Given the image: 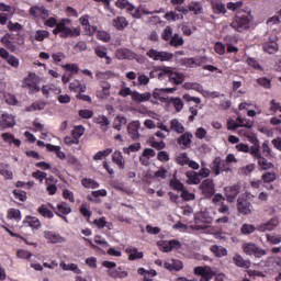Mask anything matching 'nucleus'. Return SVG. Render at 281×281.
Instances as JSON below:
<instances>
[{"label":"nucleus","mask_w":281,"mask_h":281,"mask_svg":"<svg viewBox=\"0 0 281 281\" xmlns=\"http://www.w3.org/2000/svg\"><path fill=\"white\" fill-rule=\"evenodd\" d=\"M67 23H71L68 19H63L60 22L56 18H48L45 20L44 25L46 27H55L53 34L56 36L59 34L60 38H76L80 36V26L71 29L67 26Z\"/></svg>","instance_id":"obj_1"},{"label":"nucleus","mask_w":281,"mask_h":281,"mask_svg":"<svg viewBox=\"0 0 281 281\" xmlns=\"http://www.w3.org/2000/svg\"><path fill=\"white\" fill-rule=\"evenodd\" d=\"M254 196L251 194L241 195L237 199V210L243 216H249L254 212V205L249 201V198Z\"/></svg>","instance_id":"obj_2"},{"label":"nucleus","mask_w":281,"mask_h":281,"mask_svg":"<svg viewBox=\"0 0 281 281\" xmlns=\"http://www.w3.org/2000/svg\"><path fill=\"white\" fill-rule=\"evenodd\" d=\"M241 249L246 256H254L255 258L267 256V250L260 248L256 243H244Z\"/></svg>","instance_id":"obj_3"},{"label":"nucleus","mask_w":281,"mask_h":281,"mask_svg":"<svg viewBox=\"0 0 281 281\" xmlns=\"http://www.w3.org/2000/svg\"><path fill=\"white\" fill-rule=\"evenodd\" d=\"M146 56L151 60H159L160 63H170V60L175 58V54L164 50H157L155 48L149 49L146 53Z\"/></svg>","instance_id":"obj_4"},{"label":"nucleus","mask_w":281,"mask_h":281,"mask_svg":"<svg viewBox=\"0 0 281 281\" xmlns=\"http://www.w3.org/2000/svg\"><path fill=\"white\" fill-rule=\"evenodd\" d=\"M214 177H218L221 172H232V167L221 157H216L210 166Z\"/></svg>","instance_id":"obj_5"},{"label":"nucleus","mask_w":281,"mask_h":281,"mask_svg":"<svg viewBox=\"0 0 281 281\" xmlns=\"http://www.w3.org/2000/svg\"><path fill=\"white\" fill-rule=\"evenodd\" d=\"M193 273L201 277L200 281H210L216 276V272L210 266H198L193 269Z\"/></svg>","instance_id":"obj_6"},{"label":"nucleus","mask_w":281,"mask_h":281,"mask_svg":"<svg viewBox=\"0 0 281 281\" xmlns=\"http://www.w3.org/2000/svg\"><path fill=\"white\" fill-rule=\"evenodd\" d=\"M199 190H201L203 196L205 199H212L214 196V193L216 192V187L214 184L213 179H205L201 182L199 186Z\"/></svg>","instance_id":"obj_7"},{"label":"nucleus","mask_w":281,"mask_h":281,"mask_svg":"<svg viewBox=\"0 0 281 281\" xmlns=\"http://www.w3.org/2000/svg\"><path fill=\"white\" fill-rule=\"evenodd\" d=\"M231 27L237 32H245V30H249V18L236 16L231 23Z\"/></svg>","instance_id":"obj_8"},{"label":"nucleus","mask_w":281,"mask_h":281,"mask_svg":"<svg viewBox=\"0 0 281 281\" xmlns=\"http://www.w3.org/2000/svg\"><path fill=\"white\" fill-rule=\"evenodd\" d=\"M232 260L233 265H235V267H238L239 269H249L251 267V260L243 258L241 255L238 252H235L233 255Z\"/></svg>","instance_id":"obj_9"},{"label":"nucleus","mask_w":281,"mask_h":281,"mask_svg":"<svg viewBox=\"0 0 281 281\" xmlns=\"http://www.w3.org/2000/svg\"><path fill=\"white\" fill-rule=\"evenodd\" d=\"M43 236L46 240H48V243H52L53 245H58L59 243H66L65 237L52 231H44Z\"/></svg>","instance_id":"obj_10"},{"label":"nucleus","mask_w":281,"mask_h":281,"mask_svg":"<svg viewBox=\"0 0 281 281\" xmlns=\"http://www.w3.org/2000/svg\"><path fill=\"white\" fill-rule=\"evenodd\" d=\"M115 56L119 60H135L137 58V54L128 48H119Z\"/></svg>","instance_id":"obj_11"},{"label":"nucleus","mask_w":281,"mask_h":281,"mask_svg":"<svg viewBox=\"0 0 281 281\" xmlns=\"http://www.w3.org/2000/svg\"><path fill=\"white\" fill-rule=\"evenodd\" d=\"M167 78L171 85H183L186 77L181 72L172 71L170 67H168Z\"/></svg>","instance_id":"obj_12"},{"label":"nucleus","mask_w":281,"mask_h":281,"mask_svg":"<svg viewBox=\"0 0 281 281\" xmlns=\"http://www.w3.org/2000/svg\"><path fill=\"white\" fill-rule=\"evenodd\" d=\"M159 247L161 251L168 254L172 251V249H181V243L177 239H171L169 241H161Z\"/></svg>","instance_id":"obj_13"},{"label":"nucleus","mask_w":281,"mask_h":281,"mask_svg":"<svg viewBox=\"0 0 281 281\" xmlns=\"http://www.w3.org/2000/svg\"><path fill=\"white\" fill-rule=\"evenodd\" d=\"M24 87H27L31 91H41V87L36 83V74L30 72L24 79Z\"/></svg>","instance_id":"obj_14"},{"label":"nucleus","mask_w":281,"mask_h":281,"mask_svg":"<svg viewBox=\"0 0 281 281\" xmlns=\"http://www.w3.org/2000/svg\"><path fill=\"white\" fill-rule=\"evenodd\" d=\"M97 98L99 100H106L111 97V83L108 81H103L101 83V90H97Z\"/></svg>","instance_id":"obj_15"},{"label":"nucleus","mask_w":281,"mask_h":281,"mask_svg":"<svg viewBox=\"0 0 281 281\" xmlns=\"http://www.w3.org/2000/svg\"><path fill=\"white\" fill-rule=\"evenodd\" d=\"M186 67H201L207 63V57H191L183 59Z\"/></svg>","instance_id":"obj_16"},{"label":"nucleus","mask_w":281,"mask_h":281,"mask_svg":"<svg viewBox=\"0 0 281 281\" xmlns=\"http://www.w3.org/2000/svg\"><path fill=\"white\" fill-rule=\"evenodd\" d=\"M139 126H142L139 121H133L128 124L127 131L131 139H139Z\"/></svg>","instance_id":"obj_17"},{"label":"nucleus","mask_w":281,"mask_h":281,"mask_svg":"<svg viewBox=\"0 0 281 281\" xmlns=\"http://www.w3.org/2000/svg\"><path fill=\"white\" fill-rule=\"evenodd\" d=\"M192 137H193L192 133L183 132L182 135H180L178 138L179 146H182L183 149L190 148L192 144Z\"/></svg>","instance_id":"obj_18"},{"label":"nucleus","mask_w":281,"mask_h":281,"mask_svg":"<svg viewBox=\"0 0 281 281\" xmlns=\"http://www.w3.org/2000/svg\"><path fill=\"white\" fill-rule=\"evenodd\" d=\"M0 124L4 128H12V126H15L16 121L14 120V116L8 113H2L0 115Z\"/></svg>","instance_id":"obj_19"},{"label":"nucleus","mask_w":281,"mask_h":281,"mask_svg":"<svg viewBox=\"0 0 281 281\" xmlns=\"http://www.w3.org/2000/svg\"><path fill=\"white\" fill-rule=\"evenodd\" d=\"M278 227V220L271 218L267 223L257 225V232H273Z\"/></svg>","instance_id":"obj_20"},{"label":"nucleus","mask_w":281,"mask_h":281,"mask_svg":"<svg viewBox=\"0 0 281 281\" xmlns=\"http://www.w3.org/2000/svg\"><path fill=\"white\" fill-rule=\"evenodd\" d=\"M153 98V93L150 92H144L139 93L138 91H133L132 93V100L133 102H137L140 104L142 102H148Z\"/></svg>","instance_id":"obj_21"},{"label":"nucleus","mask_w":281,"mask_h":281,"mask_svg":"<svg viewBox=\"0 0 281 281\" xmlns=\"http://www.w3.org/2000/svg\"><path fill=\"white\" fill-rule=\"evenodd\" d=\"M211 8L214 14H226L227 9L225 8V3L221 0H211Z\"/></svg>","instance_id":"obj_22"},{"label":"nucleus","mask_w":281,"mask_h":281,"mask_svg":"<svg viewBox=\"0 0 281 281\" xmlns=\"http://www.w3.org/2000/svg\"><path fill=\"white\" fill-rule=\"evenodd\" d=\"M94 124H99L101 126V131L106 133L109 131V126L111 125V121L105 115H99L93 119Z\"/></svg>","instance_id":"obj_23"},{"label":"nucleus","mask_w":281,"mask_h":281,"mask_svg":"<svg viewBox=\"0 0 281 281\" xmlns=\"http://www.w3.org/2000/svg\"><path fill=\"white\" fill-rule=\"evenodd\" d=\"M112 161L113 164L119 166L121 170H124V168H126V160H124V156H122V151H114L112 155Z\"/></svg>","instance_id":"obj_24"},{"label":"nucleus","mask_w":281,"mask_h":281,"mask_svg":"<svg viewBox=\"0 0 281 281\" xmlns=\"http://www.w3.org/2000/svg\"><path fill=\"white\" fill-rule=\"evenodd\" d=\"M170 131H173V133H178L179 135H183V133H186V126H183V123L178 121V119H173L170 121Z\"/></svg>","instance_id":"obj_25"},{"label":"nucleus","mask_w":281,"mask_h":281,"mask_svg":"<svg viewBox=\"0 0 281 281\" xmlns=\"http://www.w3.org/2000/svg\"><path fill=\"white\" fill-rule=\"evenodd\" d=\"M1 138L3 139V142H5V144H9V146H12V144H14V146H16V148H19V146H21V139L15 138L14 135L11 133L1 134Z\"/></svg>","instance_id":"obj_26"},{"label":"nucleus","mask_w":281,"mask_h":281,"mask_svg":"<svg viewBox=\"0 0 281 281\" xmlns=\"http://www.w3.org/2000/svg\"><path fill=\"white\" fill-rule=\"evenodd\" d=\"M168 67L165 68H156L149 72L150 78H158V80H164L168 76Z\"/></svg>","instance_id":"obj_27"},{"label":"nucleus","mask_w":281,"mask_h":281,"mask_svg":"<svg viewBox=\"0 0 281 281\" xmlns=\"http://www.w3.org/2000/svg\"><path fill=\"white\" fill-rule=\"evenodd\" d=\"M263 52H266V54H278V52H280V46L278 45V42L270 41L263 44Z\"/></svg>","instance_id":"obj_28"},{"label":"nucleus","mask_w":281,"mask_h":281,"mask_svg":"<svg viewBox=\"0 0 281 281\" xmlns=\"http://www.w3.org/2000/svg\"><path fill=\"white\" fill-rule=\"evenodd\" d=\"M126 254H128V260H142L144 258V251H139L135 247L126 248Z\"/></svg>","instance_id":"obj_29"},{"label":"nucleus","mask_w":281,"mask_h":281,"mask_svg":"<svg viewBox=\"0 0 281 281\" xmlns=\"http://www.w3.org/2000/svg\"><path fill=\"white\" fill-rule=\"evenodd\" d=\"M187 183L189 186H199L201 183V177L196 171H188L187 172Z\"/></svg>","instance_id":"obj_30"},{"label":"nucleus","mask_w":281,"mask_h":281,"mask_svg":"<svg viewBox=\"0 0 281 281\" xmlns=\"http://www.w3.org/2000/svg\"><path fill=\"white\" fill-rule=\"evenodd\" d=\"M170 3L171 5L176 7L175 8L176 12H181V14H184V15L190 13V10H188V8L182 5L186 3V0H171Z\"/></svg>","instance_id":"obj_31"},{"label":"nucleus","mask_w":281,"mask_h":281,"mask_svg":"<svg viewBox=\"0 0 281 281\" xmlns=\"http://www.w3.org/2000/svg\"><path fill=\"white\" fill-rule=\"evenodd\" d=\"M210 251L216 257V258H225L227 256V248L218 245H213L210 248Z\"/></svg>","instance_id":"obj_32"},{"label":"nucleus","mask_w":281,"mask_h":281,"mask_svg":"<svg viewBox=\"0 0 281 281\" xmlns=\"http://www.w3.org/2000/svg\"><path fill=\"white\" fill-rule=\"evenodd\" d=\"M138 276H143V281H153V278L157 276V271L155 270H146L144 268H138L137 270Z\"/></svg>","instance_id":"obj_33"},{"label":"nucleus","mask_w":281,"mask_h":281,"mask_svg":"<svg viewBox=\"0 0 281 281\" xmlns=\"http://www.w3.org/2000/svg\"><path fill=\"white\" fill-rule=\"evenodd\" d=\"M225 192H226L227 201H229V203H233L234 199H236L238 196L240 191L238 190V187L233 186V187L226 188Z\"/></svg>","instance_id":"obj_34"},{"label":"nucleus","mask_w":281,"mask_h":281,"mask_svg":"<svg viewBox=\"0 0 281 281\" xmlns=\"http://www.w3.org/2000/svg\"><path fill=\"white\" fill-rule=\"evenodd\" d=\"M113 26L116 30H125V27H128V20L124 16H117L113 20Z\"/></svg>","instance_id":"obj_35"},{"label":"nucleus","mask_w":281,"mask_h":281,"mask_svg":"<svg viewBox=\"0 0 281 281\" xmlns=\"http://www.w3.org/2000/svg\"><path fill=\"white\" fill-rule=\"evenodd\" d=\"M95 55L99 57V58H105V64L106 65H111L112 63V59L109 55H106V48L103 47V46H98L95 49Z\"/></svg>","instance_id":"obj_36"},{"label":"nucleus","mask_w":281,"mask_h":281,"mask_svg":"<svg viewBox=\"0 0 281 281\" xmlns=\"http://www.w3.org/2000/svg\"><path fill=\"white\" fill-rule=\"evenodd\" d=\"M70 91H74L75 93H85L87 91V86H82L80 80H75L69 85Z\"/></svg>","instance_id":"obj_37"},{"label":"nucleus","mask_w":281,"mask_h":281,"mask_svg":"<svg viewBox=\"0 0 281 281\" xmlns=\"http://www.w3.org/2000/svg\"><path fill=\"white\" fill-rule=\"evenodd\" d=\"M57 216H63L67 214H71V206L66 202H61L57 205Z\"/></svg>","instance_id":"obj_38"},{"label":"nucleus","mask_w":281,"mask_h":281,"mask_svg":"<svg viewBox=\"0 0 281 281\" xmlns=\"http://www.w3.org/2000/svg\"><path fill=\"white\" fill-rule=\"evenodd\" d=\"M59 267L64 271H72L74 273H77V274L82 273V270H80V268H78V265H76V263H65V262H61V263H59Z\"/></svg>","instance_id":"obj_39"},{"label":"nucleus","mask_w":281,"mask_h":281,"mask_svg":"<svg viewBox=\"0 0 281 281\" xmlns=\"http://www.w3.org/2000/svg\"><path fill=\"white\" fill-rule=\"evenodd\" d=\"M168 104L173 106V109H176L177 113H181V111L183 110V101L179 98L169 99Z\"/></svg>","instance_id":"obj_40"},{"label":"nucleus","mask_w":281,"mask_h":281,"mask_svg":"<svg viewBox=\"0 0 281 281\" xmlns=\"http://www.w3.org/2000/svg\"><path fill=\"white\" fill-rule=\"evenodd\" d=\"M81 186H83V188H88L91 190H95V188H100V183H98V181L91 179V178H85L81 180Z\"/></svg>","instance_id":"obj_41"},{"label":"nucleus","mask_w":281,"mask_h":281,"mask_svg":"<svg viewBox=\"0 0 281 281\" xmlns=\"http://www.w3.org/2000/svg\"><path fill=\"white\" fill-rule=\"evenodd\" d=\"M276 179H278V175L276 172H271V171H266L261 176V181L263 183H273V181H276Z\"/></svg>","instance_id":"obj_42"},{"label":"nucleus","mask_w":281,"mask_h":281,"mask_svg":"<svg viewBox=\"0 0 281 281\" xmlns=\"http://www.w3.org/2000/svg\"><path fill=\"white\" fill-rule=\"evenodd\" d=\"M71 135L74 139H77V142H80V138L82 137V135H85V126L76 125L71 131Z\"/></svg>","instance_id":"obj_43"},{"label":"nucleus","mask_w":281,"mask_h":281,"mask_svg":"<svg viewBox=\"0 0 281 281\" xmlns=\"http://www.w3.org/2000/svg\"><path fill=\"white\" fill-rule=\"evenodd\" d=\"M176 90L177 88L155 89L151 95L155 100H161V94H159V91H161L162 93H175Z\"/></svg>","instance_id":"obj_44"},{"label":"nucleus","mask_w":281,"mask_h":281,"mask_svg":"<svg viewBox=\"0 0 281 281\" xmlns=\"http://www.w3.org/2000/svg\"><path fill=\"white\" fill-rule=\"evenodd\" d=\"M24 223L29 225V227H32L33 229L41 228V221L37 217L27 216Z\"/></svg>","instance_id":"obj_45"},{"label":"nucleus","mask_w":281,"mask_h":281,"mask_svg":"<svg viewBox=\"0 0 281 281\" xmlns=\"http://www.w3.org/2000/svg\"><path fill=\"white\" fill-rule=\"evenodd\" d=\"M169 187L171 190H177L178 192H182L186 189V186L181 183V180L173 178L169 182Z\"/></svg>","instance_id":"obj_46"},{"label":"nucleus","mask_w":281,"mask_h":281,"mask_svg":"<svg viewBox=\"0 0 281 281\" xmlns=\"http://www.w3.org/2000/svg\"><path fill=\"white\" fill-rule=\"evenodd\" d=\"M45 38H49V31L45 30H37L34 34V40L37 41V43H43Z\"/></svg>","instance_id":"obj_47"},{"label":"nucleus","mask_w":281,"mask_h":281,"mask_svg":"<svg viewBox=\"0 0 281 281\" xmlns=\"http://www.w3.org/2000/svg\"><path fill=\"white\" fill-rule=\"evenodd\" d=\"M257 161L261 170H271V168H274L273 162H269V160L262 156Z\"/></svg>","instance_id":"obj_48"},{"label":"nucleus","mask_w":281,"mask_h":281,"mask_svg":"<svg viewBox=\"0 0 281 281\" xmlns=\"http://www.w3.org/2000/svg\"><path fill=\"white\" fill-rule=\"evenodd\" d=\"M102 267L108 269L106 273L110 278H111V273H115L117 271V269H115V267H117V263H115V261H103Z\"/></svg>","instance_id":"obj_49"},{"label":"nucleus","mask_w":281,"mask_h":281,"mask_svg":"<svg viewBox=\"0 0 281 281\" xmlns=\"http://www.w3.org/2000/svg\"><path fill=\"white\" fill-rule=\"evenodd\" d=\"M188 10L194 14H203V5H201V2H191Z\"/></svg>","instance_id":"obj_50"},{"label":"nucleus","mask_w":281,"mask_h":281,"mask_svg":"<svg viewBox=\"0 0 281 281\" xmlns=\"http://www.w3.org/2000/svg\"><path fill=\"white\" fill-rule=\"evenodd\" d=\"M169 41V45H171V47H181V45L184 43L183 37L179 36L177 33L172 35Z\"/></svg>","instance_id":"obj_51"},{"label":"nucleus","mask_w":281,"mask_h":281,"mask_svg":"<svg viewBox=\"0 0 281 281\" xmlns=\"http://www.w3.org/2000/svg\"><path fill=\"white\" fill-rule=\"evenodd\" d=\"M38 214L41 216H44V218H54V212L52 210H48L46 205H42L37 209Z\"/></svg>","instance_id":"obj_52"},{"label":"nucleus","mask_w":281,"mask_h":281,"mask_svg":"<svg viewBox=\"0 0 281 281\" xmlns=\"http://www.w3.org/2000/svg\"><path fill=\"white\" fill-rule=\"evenodd\" d=\"M176 161L179 164V166H188L190 157H188L187 153H180L177 155Z\"/></svg>","instance_id":"obj_53"},{"label":"nucleus","mask_w":281,"mask_h":281,"mask_svg":"<svg viewBox=\"0 0 281 281\" xmlns=\"http://www.w3.org/2000/svg\"><path fill=\"white\" fill-rule=\"evenodd\" d=\"M256 229H258V227H256L251 224H243L240 227V232H241V234H244V236H249V234H254V232H256Z\"/></svg>","instance_id":"obj_54"},{"label":"nucleus","mask_w":281,"mask_h":281,"mask_svg":"<svg viewBox=\"0 0 281 281\" xmlns=\"http://www.w3.org/2000/svg\"><path fill=\"white\" fill-rule=\"evenodd\" d=\"M256 170L255 164H249L239 169V175H243L244 177H249V175Z\"/></svg>","instance_id":"obj_55"},{"label":"nucleus","mask_w":281,"mask_h":281,"mask_svg":"<svg viewBox=\"0 0 281 281\" xmlns=\"http://www.w3.org/2000/svg\"><path fill=\"white\" fill-rule=\"evenodd\" d=\"M142 148V144L139 143H134L130 145L128 147L123 148V153L125 155H131V153H137Z\"/></svg>","instance_id":"obj_56"},{"label":"nucleus","mask_w":281,"mask_h":281,"mask_svg":"<svg viewBox=\"0 0 281 281\" xmlns=\"http://www.w3.org/2000/svg\"><path fill=\"white\" fill-rule=\"evenodd\" d=\"M111 153H113V149L111 148L100 150L93 156V159L94 161H100V159H104V157H109Z\"/></svg>","instance_id":"obj_57"},{"label":"nucleus","mask_w":281,"mask_h":281,"mask_svg":"<svg viewBox=\"0 0 281 281\" xmlns=\"http://www.w3.org/2000/svg\"><path fill=\"white\" fill-rule=\"evenodd\" d=\"M126 124V117L124 116H116V119L113 122V128L116 131H122V126H125Z\"/></svg>","instance_id":"obj_58"},{"label":"nucleus","mask_w":281,"mask_h":281,"mask_svg":"<svg viewBox=\"0 0 281 281\" xmlns=\"http://www.w3.org/2000/svg\"><path fill=\"white\" fill-rule=\"evenodd\" d=\"M8 218H13V221H21V211L19 209H10L8 211Z\"/></svg>","instance_id":"obj_59"},{"label":"nucleus","mask_w":281,"mask_h":281,"mask_svg":"<svg viewBox=\"0 0 281 281\" xmlns=\"http://www.w3.org/2000/svg\"><path fill=\"white\" fill-rule=\"evenodd\" d=\"M249 155L254 157V159H260L262 157V154H260V145H255L249 148Z\"/></svg>","instance_id":"obj_60"},{"label":"nucleus","mask_w":281,"mask_h":281,"mask_svg":"<svg viewBox=\"0 0 281 281\" xmlns=\"http://www.w3.org/2000/svg\"><path fill=\"white\" fill-rule=\"evenodd\" d=\"M187 89H192L193 91H198L199 93H205L203 86L198 82H189L186 83Z\"/></svg>","instance_id":"obj_61"},{"label":"nucleus","mask_w":281,"mask_h":281,"mask_svg":"<svg viewBox=\"0 0 281 281\" xmlns=\"http://www.w3.org/2000/svg\"><path fill=\"white\" fill-rule=\"evenodd\" d=\"M180 196L181 199H183V201H194V199H196V195L194 193L189 192L188 189L186 188L183 191H181Z\"/></svg>","instance_id":"obj_62"},{"label":"nucleus","mask_w":281,"mask_h":281,"mask_svg":"<svg viewBox=\"0 0 281 281\" xmlns=\"http://www.w3.org/2000/svg\"><path fill=\"white\" fill-rule=\"evenodd\" d=\"M8 65H10V67H12L13 69H19V65H20V60L19 57L11 55L8 59H7Z\"/></svg>","instance_id":"obj_63"},{"label":"nucleus","mask_w":281,"mask_h":281,"mask_svg":"<svg viewBox=\"0 0 281 281\" xmlns=\"http://www.w3.org/2000/svg\"><path fill=\"white\" fill-rule=\"evenodd\" d=\"M162 41H170L172 38V26H166L161 33Z\"/></svg>","instance_id":"obj_64"}]
</instances>
